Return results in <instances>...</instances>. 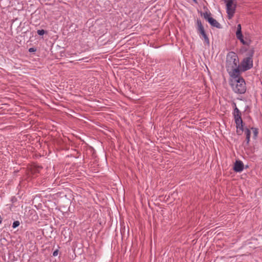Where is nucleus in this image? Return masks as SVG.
I'll return each instance as SVG.
<instances>
[{
  "instance_id": "1",
  "label": "nucleus",
  "mask_w": 262,
  "mask_h": 262,
  "mask_svg": "<svg viewBox=\"0 0 262 262\" xmlns=\"http://www.w3.org/2000/svg\"><path fill=\"white\" fill-rule=\"evenodd\" d=\"M226 67L230 76L241 74L238 56L234 52H230L227 54Z\"/></svg>"
},
{
  "instance_id": "20",
  "label": "nucleus",
  "mask_w": 262,
  "mask_h": 262,
  "mask_svg": "<svg viewBox=\"0 0 262 262\" xmlns=\"http://www.w3.org/2000/svg\"><path fill=\"white\" fill-rule=\"evenodd\" d=\"M200 33L202 34L203 36L206 34L205 30H204L202 32H200Z\"/></svg>"
},
{
  "instance_id": "24",
  "label": "nucleus",
  "mask_w": 262,
  "mask_h": 262,
  "mask_svg": "<svg viewBox=\"0 0 262 262\" xmlns=\"http://www.w3.org/2000/svg\"><path fill=\"white\" fill-rule=\"evenodd\" d=\"M74 150V152L77 151H76V150L75 149H74V150Z\"/></svg>"
},
{
  "instance_id": "9",
  "label": "nucleus",
  "mask_w": 262,
  "mask_h": 262,
  "mask_svg": "<svg viewBox=\"0 0 262 262\" xmlns=\"http://www.w3.org/2000/svg\"><path fill=\"white\" fill-rule=\"evenodd\" d=\"M236 37L244 45H249V42L246 41L244 39V36L242 34L236 35Z\"/></svg>"
},
{
  "instance_id": "14",
  "label": "nucleus",
  "mask_w": 262,
  "mask_h": 262,
  "mask_svg": "<svg viewBox=\"0 0 262 262\" xmlns=\"http://www.w3.org/2000/svg\"><path fill=\"white\" fill-rule=\"evenodd\" d=\"M242 34V27L241 24H238L237 27V31L236 35Z\"/></svg>"
},
{
  "instance_id": "5",
  "label": "nucleus",
  "mask_w": 262,
  "mask_h": 262,
  "mask_svg": "<svg viewBox=\"0 0 262 262\" xmlns=\"http://www.w3.org/2000/svg\"><path fill=\"white\" fill-rule=\"evenodd\" d=\"M42 169L41 166L38 165L35 163L29 165L27 167L28 174L30 176H36Z\"/></svg>"
},
{
  "instance_id": "18",
  "label": "nucleus",
  "mask_w": 262,
  "mask_h": 262,
  "mask_svg": "<svg viewBox=\"0 0 262 262\" xmlns=\"http://www.w3.org/2000/svg\"><path fill=\"white\" fill-rule=\"evenodd\" d=\"M37 32L39 35H43L45 33V31L43 29L38 30H37Z\"/></svg>"
},
{
  "instance_id": "17",
  "label": "nucleus",
  "mask_w": 262,
  "mask_h": 262,
  "mask_svg": "<svg viewBox=\"0 0 262 262\" xmlns=\"http://www.w3.org/2000/svg\"><path fill=\"white\" fill-rule=\"evenodd\" d=\"M254 52V51L253 49H251V50H249V51L248 52V57H250L251 59H252V57L253 56Z\"/></svg>"
},
{
  "instance_id": "21",
  "label": "nucleus",
  "mask_w": 262,
  "mask_h": 262,
  "mask_svg": "<svg viewBox=\"0 0 262 262\" xmlns=\"http://www.w3.org/2000/svg\"><path fill=\"white\" fill-rule=\"evenodd\" d=\"M35 51V50L34 48H30V49H29V51L30 52H34V51Z\"/></svg>"
},
{
  "instance_id": "2",
  "label": "nucleus",
  "mask_w": 262,
  "mask_h": 262,
  "mask_svg": "<svg viewBox=\"0 0 262 262\" xmlns=\"http://www.w3.org/2000/svg\"><path fill=\"white\" fill-rule=\"evenodd\" d=\"M230 84L233 91L237 94H244L246 91L245 80L240 76V74L230 76Z\"/></svg>"
},
{
  "instance_id": "12",
  "label": "nucleus",
  "mask_w": 262,
  "mask_h": 262,
  "mask_svg": "<svg viewBox=\"0 0 262 262\" xmlns=\"http://www.w3.org/2000/svg\"><path fill=\"white\" fill-rule=\"evenodd\" d=\"M203 16L205 19H206L207 21H208L209 18H211V17H210V13H208L207 12H206L203 13Z\"/></svg>"
},
{
  "instance_id": "15",
  "label": "nucleus",
  "mask_w": 262,
  "mask_h": 262,
  "mask_svg": "<svg viewBox=\"0 0 262 262\" xmlns=\"http://www.w3.org/2000/svg\"><path fill=\"white\" fill-rule=\"evenodd\" d=\"M204 37V41L205 42H206V43L209 46V39L207 35V34L205 35L204 36H203Z\"/></svg>"
},
{
  "instance_id": "11",
  "label": "nucleus",
  "mask_w": 262,
  "mask_h": 262,
  "mask_svg": "<svg viewBox=\"0 0 262 262\" xmlns=\"http://www.w3.org/2000/svg\"><path fill=\"white\" fill-rule=\"evenodd\" d=\"M245 134L246 137L247 143H248L250 141L251 131L248 128H246L245 130Z\"/></svg>"
},
{
  "instance_id": "22",
  "label": "nucleus",
  "mask_w": 262,
  "mask_h": 262,
  "mask_svg": "<svg viewBox=\"0 0 262 262\" xmlns=\"http://www.w3.org/2000/svg\"><path fill=\"white\" fill-rule=\"evenodd\" d=\"M194 3H197V1L196 0H192Z\"/></svg>"
},
{
  "instance_id": "19",
  "label": "nucleus",
  "mask_w": 262,
  "mask_h": 262,
  "mask_svg": "<svg viewBox=\"0 0 262 262\" xmlns=\"http://www.w3.org/2000/svg\"><path fill=\"white\" fill-rule=\"evenodd\" d=\"M58 250H56L55 251H54L53 253V255L54 256H56L58 255Z\"/></svg>"
},
{
  "instance_id": "3",
  "label": "nucleus",
  "mask_w": 262,
  "mask_h": 262,
  "mask_svg": "<svg viewBox=\"0 0 262 262\" xmlns=\"http://www.w3.org/2000/svg\"><path fill=\"white\" fill-rule=\"evenodd\" d=\"M234 104L235 107L234 110L233 115L237 128L236 132L238 134L241 135L244 131L242 115L239 110L236 107L235 103Z\"/></svg>"
},
{
  "instance_id": "13",
  "label": "nucleus",
  "mask_w": 262,
  "mask_h": 262,
  "mask_svg": "<svg viewBox=\"0 0 262 262\" xmlns=\"http://www.w3.org/2000/svg\"><path fill=\"white\" fill-rule=\"evenodd\" d=\"M251 129L253 131V138H255L257 136V135H258V129L257 128H254V127H252L251 128Z\"/></svg>"
},
{
  "instance_id": "25",
  "label": "nucleus",
  "mask_w": 262,
  "mask_h": 262,
  "mask_svg": "<svg viewBox=\"0 0 262 262\" xmlns=\"http://www.w3.org/2000/svg\"><path fill=\"white\" fill-rule=\"evenodd\" d=\"M1 223H2V222H1V221H0V224H1Z\"/></svg>"
},
{
  "instance_id": "8",
  "label": "nucleus",
  "mask_w": 262,
  "mask_h": 262,
  "mask_svg": "<svg viewBox=\"0 0 262 262\" xmlns=\"http://www.w3.org/2000/svg\"><path fill=\"white\" fill-rule=\"evenodd\" d=\"M208 23L214 27H216V28H221V25L215 19L211 17V18H209Z\"/></svg>"
},
{
  "instance_id": "23",
  "label": "nucleus",
  "mask_w": 262,
  "mask_h": 262,
  "mask_svg": "<svg viewBox=\"0 0 262 262\" xmlns=\"http://www.w3.org/2000/svg\"><path fill=\"white\" fill-rule=\"evenodd\" d=\"M250 149V148H245V150H246V149H247V150H249V149Z\"/></svg>"
},
{
  "instance_id": "16",
  "label": "nucleus",
  "mask_w": 262,
  "mask_h": 262,
  "mask_svg": "<svg viewBox=\"0 0 262 262\" xmlns=\"http://www.w3.org/2000/svg\"><path fill=\"white\" fill-rule=\"evenodd\" d=\"M20 225V223L18 221H14L12 225V227L13 228H15L17 227Z\"/></svg>"
},
{
  "instance_id": "7",
  "label": "nucleus",
  "mask_w": 262,
  "mask_h": 262,
  "mask_svg": "<svg viewBox=\"0 0 262 262\" xmlns=\"http://www.w3.org/2000/svg\"><path fill=\"white\" fill-rule=\"evenodd\" d=\"M233 169L235 172H241L244 169V164L240 160H236L234 164Z\"/></svg>"
},
{
  "instance_id": "4",
  "label": "nucleus",
  "mask_w": 262,
  "mask_h": 262,
  "mask_svg": "<svg viewBox=\"0 0 262 262\" xmlns=\"http://www.w3.org/2000/svg\"><path fill=\"white\" fill-rule=\"evenodd\" d=\"M226 3V9L229 19L232 18L233 16L236 7V4L233 3V0L225 1Z\"/></svg>"
},
{
  "instance_id": "6",
  "label": "nucleus",
  "mask_w": 262,
  "mask_h": 262,
  "mask_svg": "<svg viewBox=\"0 0 262 262\" xmlns=\"http://www.w3.org/2000/svg\"><path fill=\"white\" fill-rule=\"evenodd\" d=\"M242 71L244 72L253 67V60L250 57L245 58L241 63Z\"/></svg>"
},
{
  "instance_id": "10",
  "label": "nucleus",
  "mask_w": 262,
  "mask_h": 262,
  "mask_svg": "<svg viewBox=\"0 0 262 262\" xmlns=\"http://www.w3.org/2000/svg\"><path fill=\"white\" fill-rule=\"evenodd\" d=\"M197 25H198V31L200 33L204 30V27L201 23V21L199 19L197 20Z\"/></svg>"
}]
</instances>
